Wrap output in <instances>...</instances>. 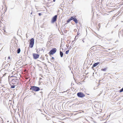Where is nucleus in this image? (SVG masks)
I'll return each instance as SVG.
<instances>
[{"label":"nucleus","mask_w":123,"mask_h":123,"mask_svg":"<svg viewBox=\"0 0 123 123\" xmlns=\"http://www.w3.org/2000/svg\"><path fill=\"white\" fill-rule=\"evenodd\" d=\"M40 93H41V96H42L43 95V92L42 91H41V92H40Z\"/></svg>","instance_id":"19"},{"label":"nucleus","mask_w":123,"mask_h":123,"mask_svg":"<svg viewBox=\"0 0 123 123\" xmlns=\"http://www.w3.org/2000/svg\"><path fill=\"white\" fill-rule=\"evenodd\" d=\"M51 59L54 60V58L53 57H52V58Z\"/></svg>","instance_id":"26"},{"label":"nucleus","mask_w":123,"mask_h":123,"mask_svg":"<svg viewBox=\"0 0 123 123\" xmlns=\"http://www.w3.org/2000/svg\"><path fill=\"white\" fill-rule=\"evenodd\" d=\"M30 90H32L35 92H38L40 90V88L38 87L34 86H31Z\"/></svg>","instance_id":"1"},{"label":"nucleus","mask_w":123,"mask_h":123,"mask_svg":"<svg viewBox=\"0 0 123 123\" xmlns=\"http://www.w3.org/2000/svg\"><path fill=\"white\" fill-rule=\"evenodd\" d=\"M12 81L13 84L16 85L19 83V80L17 79H13L12 80Z\"/></svg>","instance_id":"6"},{"label":"nucleus","mask_w":123,"mask_h":123,"mask_svg":"<svg viewBox=\"0 0 123 123\" xmlns=\"http://www.w3.org/2000/svg\"><path fill=\"white\" fill-rule=\"evenodd\" d=\"M99 63V62H97L94 64H93L92 67V68H93L94 67H96L98 64Z\"/></svg>","instance_id":"8"},{"label":"nucleus","mask_w":123,"mask_h":123,"mask_svg":"<svg viewBox=\"0 0 123 123\" xmlns=\"http://www.w3.org/2000/svg\"><path fill=\"white\" fill-rule=\"evenodd\" d=\"M57 17V15H56L53 17L51 20V23H54L56 21Z\"/></svg>","instance_id":"5"},{"label":"nucleus","mask_w":123,"mask_h":123,"mask_svg":"<svg viewBox=\"0 0 123 123\" xmlns=\"http://www.w3.org/2000/svg\"><path fill=\"white\" fill-rule=\"evenodd\" d=\"M38 15L39 16H41V13H38Z\"/></svg>","instance_id":"23"},{"label":"nucleus","mask_w":123,"mask_h":123,"mask_svg":"<svg viewBox=\"0 0 123 123\" xmlns=\"http://www.w3.org/2000/svg\"><path fill=\"white\" fill-rule=\"evenodd\" d=\"M60 55L61 57H62L63 55V53L61 51H60Z\"/></svg>","instance_id":"10"},{"label":"nucleus","mask_w":123,"mask_h":123,"mask_svg":"<svg viewBox=\"0 0 123 123\" xmlns=\"http://www.w3.org/2000/svg\"><path fill=\"white\" fill-rule=\"evenodd\" d=\"M93 89H94H94H97V88H96V87H94V88H93Z\"/></svg>","instance_id":"27"},{"label":"nucleus","mask_w":123,"mask_h":123,"mask_svg":"<svg viewBox=\"0 0 123 123\" xmlns=\"http://www.w3.org/2000/svg\"><path fill=\"white\" fill-rule=\"evenodd\" d=\"M78 36H77V35H76L75 37V39H76H76H77L78 38Z\"/></svg>","instance_id":"20"},{"label":"nucleus","mask_w":123,"mask_h":123,"mask_svg":"<svg viewBox=\"0 0 123 123\" xmlns=\"http://www.w3.org/2000/svg\"><path fill=\"white\" fill-rule=\"evenodd\" d=\"M10 64H9L8 63H7V64L5 66L4 68H9V67L10 66Z\"/></svg>","instance_id":"9"},{"label":"nucleus","mask_w":123,"mask_h":123,"mask_svg":"<svg viewBox=\"0 0 123 123\" xmlns=\"http://www.w3.org/2000/svg\"><path fill=\"white\" fill-rule=\"evenodd\" d=\"M16 86V85H11V88H14Z\"/></svg>","instance_id":"15"},{"label":"nucleus","mask_w":123,"mask_h":123,"mask_svg":"<svg viewBox=\"0 0 123 123\" xmlns=\"http://www.w3.org/2000/svg\"><path fill=\"white\" fill-rule=\"evenodd\" d=\"M87 94L88 95H89V94Z\"/></svg>","instance_id":"36"},{"label":"nucleus","mask_w":123,"mask_h":123,"mask_svg":"<svg viewBox=\"0 0 123 123\" xmlns=\"http://www.w3.org/2000/svg\"><path fill=\"white\" fill-rule=\"evenodd\" d=\"M56 50H57L56 48H53L50 50L49 53V55H53L55 54L56 52Z\"/></svg>","instance_id":"2"},{"label":"nucleus","mask_w":123,"mask_h":123,"mask_svg":"<svg viewBox=\"0 0 123 123\" xmlns=\"http://www.w3.org/2000/svg\"><path fill=\"white\" fill-rule=\"evenodd\" d=\"M73 21L75 22L76 24H77L78 23V21L77 19L76 18H75Z\"/></svg>","instance_id":"11"},{"label":"nucleus","mask_w":123,"mask_h":123,"mask_svg":"<svg viewBox=\"0 0 123 123\" xmlns=\"http://www.w3.org/2000/svg\"><path fill=\"white\" fill-rule=\"evenodd\" d=\"M75 18V17L74 16H72L71 17V18H70L71 20H73V21Z\"/></svg>","instance_id":"14"},{"label":"nucleus","mask_w":123,"mask_h":123,"mask_svg":"<svg viewBox=\"0 0 123 123\" xmlns=\"http://www.w3.org/2000/svg\"><path fill=\"white\" fill-rule=\"evenodd\" d=\"M55 1V0H53V2H54Z\"/></svg>","instance_id":"32"},{"label":"nucleus","mask_w":123,"mask_h":123,"mask_svg":"<svg viewBox=\"0 0 123 123\" xmlns=\"http://www.w3.org/2000/svg\"><path fill=\"white\" fill-rule=\"evenodd\" d=\"M20 48H19L17 50V53L18 54H19L20 53Z\"/></svg>","instance_id":"12"},{"label":"nucleus","mask_w":123,"mask_h":123,"mask_svg":"<svg viewBox=\"0 0 123 123\" xmlns=\"http://www.w3.org/2000/svg\"><path fill=\"white\" fill-rule=\"evenodd\" d=\"M123 92V87L119 90V92Z\"/></svg>","instance_id":"17"},{"label":"nucleus","mask_w":123,"mask_h":123,"mask_svg":"<svg viewBox=\"0 0 123 123\" xmlns=\"http://www.w3.org/2000/svg\"><path fill=\"white\" fill-rule=\"evenodd\" d=\"M34 39L33 38H32L30 40L29 46L31 48H32L34 44Z\"/></svg>","instance_id":"3"},{"label":"nucleus","mask_w":123,"mask_h":123,"mask_svg":"<svg viewBox=\"0 0 123 123\" xmlns=\"http://www.w3.org/2000/svg\"><path fill=\"white\" fill-rule=\"evenodd\" d=\"M40 90L41 91V90H43V89H40Z\"/></svg>","instance_id":"31"},{"label":"nucleus","mask_w":123,"mask_h":123,"mask_svg":"<svg viewBox=\"0 0 123 123\" xmlns=\"http://www.w3.org/2000/svg\"><path fill=\"white\" fill-rule=\"evenodd\" d=\"M107 69V68H105L103 69H101V70L102 71H105Z\"/></svg>","instance_id":"13"},{"label":"nucleus","mask_w":123,"mask_h":123,"mask_svg":"<svg viewBox=\"0 0 123 123\" xmlns=\"http://www.w3.org/2000/svg\"><path fill=\"white\" fill-rule=\"evenodd\" d=\"M51 60L52 62H53L54 61V60L51 59Z\"/></svg>","instance_id":"25"},{"label":"nucleus","mask_w":123,"mask_h":123,"mask_svg":"<svg viewBox=\"0 0 123 123\" xmlns=\"http://www.w3.org/2000/svg\"><path fill=\"white\" fill-rule=\"evenodd\" d=\"M8 59H10V56H8Z\"/></svg>","instance_id":"28"},{"label":"nucleus","mask_w":123,"mask_h":123,"mask_svg":"<svg viewBox=\"0 0 123 123\" xmlns=\"http://www.w3.org/2000/svg\"><path fill=\"white\" fill-rule=\"evenodd\" d=\"M69 51V50H67L65 52V54H68V53Z\"/></svg>","instance_id":"18"},{"label":"nucleus","mask_w":123,"mask_h":123,"mask_svg":"<svg viewBox=\"0 0 123 123\" xmlns=\"http://www.w3.org/2000/svg\"><path fill=\"white\" fill-rule=\"evenodd\" d=\"M71 20V19L70 18V19H68L67 21V23H68Z\"/></svg>","instance_id":"16"},{"label":"nucleus","mask_w":123,"mask_h":123,"mask_svg":"<svg viewBox=\"0 0 123 123\" xmlns=\"http://www.w3.org/2000/svg\"><path fill=\"white\" fill-rule=\"evenodd\" d=\"M98 26L99 27V28L100 27V24H99L98 25Z\"/></svg>","instance_id":"24"},{"label":"nucleus","mask_w":123,"mask_h":123,"mask_svg":"<svg viewBox=\"0 0 123 123\" xmlns=\"http://www.w3.org/2000/svg\"><path fill=\"white\" fill-rule=\"evenodd\" d=\"M38 120L37 118L36 119V123H38Z\"/></svg>","instance_id":"22"},{"label":"nucleus","mask_w":123,"mask_h":123,"mask_svg":"<svg viewBox=\"0 0 123 123\" xmlns=\"http://www.w3.org/2000/svg\"><path fill=\"white\" fill-rule=\"evenodd\" d=\"M82 41L83 42V43H84V41L83 40V39L82 40Z\"/></svg>","instance_id":"30"},{"label":"nucleus","mask_w":123,"mask_h":123,"mask_svg":"<svg viewBox=\"0 0 123 123\" xmlns=\"http://www.w3.org/2000/svg\"><path fill=\"white\" fill-rule=\"evenodd\" d=\"M32 14V12H31V14Z\"/></svg>","instance_id":"35"},{"label":"nucleus","mask_w":123,"mask_h":123,"mask_svg":"<svg viewBox=\"0 0 123 123\" xmlns=\"http://www.w3.org/2000/svg\"><path fill=\"white\" fill-rule=\"evenodd\" d=\"M77 96L79 98H83L85 96V94L83 92H78L77 94Z\"/></svg>","instance_id":"4"},{"label":"nucleus","mask_w":123,"mask_h":123,"mask_svg":"<svg viewBox=\"0 0 123 123\" xmlns=\"http://www.w3.org/2000/svg\"><path fill=\"white\" fill-rule=\"evenodd\" d=\"M32 55L33 56V58L35 59H36L38 58L39 57V55L37 54L33 53Z\"/></svg>","instance_id":"7"},{"label":"nucleus","mask_w":123,"mask_h":123,"mask_svg":"<svg viewBox=\"0 0 123 123\" xmlns=\"http://www.w3.org/2000/svg\"><path fill=\"white\" fill-rule=\"evenodd\" d=\"M5 64V63H3V64L2 66H3Z\"/></svg>","instance_id":"29"},{"label":"nucleus","mask_w":123,"mask_h":123,"mask_svg":"<svg viewBox=\"0 0 123 123\" xmlns=\"http://www.w3.org/2000/svg\"><path fill=\"white\" fill-rule=\"evenodd\" d=\"M39 79H40V80L41 79H42V78H40Z\"/></svg>","instance_id":"33"},{"label":"nucleus","mask_w":123,"mask_h":123,"mask_svg":"<svg viewBox=\"0 0 123 123\" xmlns=\"http://www.w3.org/2000/svg\"><path fill=\"white\" fill-rule=\"evenodd\" d=\"M2 45V44H0V45Z\"/></svg>","instance_id":"34"},{"label":"nucleus","mask_w":123,"mask_h":123,"mask_svg":"<svg viewBox=\"0 0 123 123\" xmlns=\"http://www.w3.org/2000/svg\"><path fill=\"white\" fill-rule=\"evenodd\" d=\"M80 34V33L78 31L77 32V35L78 36Z\"/></svg>","instance_id":"21"}]
</instances>
